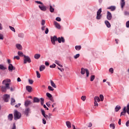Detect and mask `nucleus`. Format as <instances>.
<instances>
[{"label": "nucleus", "instance_id": "nucleus-61", "mask_svg": "<svg viewBox=\"0 0 129 129\" xmlns=\"http://www.w3.org/2000/svg\"><path fill=\"white\" fill-rule=\"evenodd\" d=\"M52 116V114L48 113V119H50L51 118V117Z\"/></svg>", "mask_w": 129, "mask_h": 129}, {"label": "nucleus", "instance_id": "nucleus-4", "mask_svg": "<svg viewBox=\"0 0 129 129\" xmlns=\"http://www.w3.org/2000/svg\"><path fill=\"white\" fill-rule=\"evenodd\" d=\"M85 72L86 73V76L88 77L89 76V71L87 69H84V68H82L81 70V74L82 75H84V74H85Z\"/></svg>", "mask_w": 129, "mask_h": 129}, {"label": "nucleus", "instance_id": "nucleus-36", "mask_svg": "<svg viewBox=\"0 0 129 129\" xmlns=\"http://www.w3.org/2000/svg\"><path fill=\"white\" fill-rule=\"evenodd\" d=\"M94 79H95V76H94V75L91 76L90 81H93V80H94Z\"/></svg>", "mask_w": 129, "mask_h": 129}, {"label": "nucleus", "instance_id": "nucleus-33", "mask_svg": "<svg viewBox=\"0 0 129 129\" xmlns=\"http://www.w3.org/2000/svg\"><path fill=\"white\" fill-rule=\"evenodd\" d=\"M120 108H121L120 107V106L117 105V106H116V107L115 108V111L117 112V111H118V110H119V109H120Z\"/></svg>", "mask_w": 129, "mask_h": 129}, {"label": "nucleus", "instance_id": "nucleus-11", "mask_svg": "<svg viewBox=\"0 0 129 129\" xmlns=\"http://www.w3.org/2000/svg\"><path fill=\"white\" fill-rule=\"evenodd\" d=\"M31 110V109H30V108H26L24 111V113L25 114H26V115H27V116H28V115H29V113L30 112V111Z\"/></svg>", "mask_w": 129, "mask_h": 129}, {"label": "nucleus", "instance_id": "nucleus-29", "mask_svg": "<svg viewBox=\"0 0 129 129\" xmlns=\"http://www.w3.org/2000/svg\"><path fill=\"white\" fill-rule=\"evenodd\" d=\"M75 49H76V50H77V51H80V50H81V46L76 45L75 46Z\"/></svg>", "mask_w": 129, "mask_h": 129}, {"label": "nucleus", "instance_id": "nucleus-18", "mask_svg": "<svg viewBox=\"0 0 129 129\" xmlns=\"http://www.w3.org/2000/svg\"><path fill=\"white\" fill-rule=\"evenodd\" d=\"M16 47L17 48V49H18V50H22L23 49V46H22V45L18 43V44H16Z\"/></svg>", "mask_w": 129, "mask_h": 129}, {"label": "nucleus", "instance_id": "nucleus-52", "mask_svg": "<svg viewBox=\"0 0 129 129\" xmlns=\"http://www.w3.org/2000/svg\"><path fill=\"white\" fill-rule=\"evenodd\" d=\"M46 122H47L46 121V119L44 118H43L42 119V123H43V124H46Z\"/></svg>", "mask_w": 129, "mask_h": 129}, {"label": "nucleus", "instance_id": "nucleus-8", "mask_svg": "<svg viewBox=\"0 0 129 129\" xmlns=\"http://www.w3.org/2000/svg\"><path fill=\"white\" fill-rule=\"evenodd\" d=\"M8 70L11 72H13V70H16V68L14 67L12 64H9L8 67Z\"/></svg>", "mask_w": 129, "mask_h": 129}, {"label": "nucleus", "instance_id": "nucleus-46", "mask_svg": "<svg viewBox=\"0 0 129 129\" xmlns=\"http://www.w3.org/2000/svg\"><path fill=\"white\" fill-rule=\"evenodd\" d=\"M15 88H16L14 86H13L11 87H10V89L11 91H14L15 90Z\"/></svg>", "mask_w": 129, "mask_h": 129}, {"label": "nucleus", "instance_id": "nucleus-23", "mask_svg": "<svg viewBox=\"0 0 129 129\" xmlns=\"http://www.w3.org/2000/svg\"><path fill=\"white\" fill-rule=\"evenodd\" d=\"M66 124H67V126L68 127V128H71V122H70V121H67Z\"/></svg>", "mask_w": 129, "mask_h": 129}, {"label": "nucleus", "instance_id": "nucleus-22", "mask_svg": "<svg viewBox=\"0 0 129 129\" xmlns=\"http://www.w3.org/2000/svg\"><path fill=\"white\" fill-rule=\"evenodd\" d=\"M120 5L121 9H123V7L125 6V2L123 0H121Z\"/></svg>", "mask_w": 129, "mask_h": 129}, {"label": "nucleus", "instance_id": "nucleus-51", "mask_svg": "<svg viewBox=\"0 0 129 129\" xmlns=\"http://www.w3.org/2000/svg\"><path fill=\"white\" fill-rule=\"evenodd\" d=\"M57 69H58V70H60L61 72H64V69L60 68L59 67H57Z\"/></svg>", "mask_w": 129, "mask_h": 129}, {"label": "nucleus", "instance_id": "nucleus-16", "mask_svg": "<svg viewBox=\"0 0 129 129\" xmlns=\"http://www.w3.org/2000/svg\"><path fill=\"white\" fill-rule=\"evenodd\" d=\"M45 68L46 67H45L44 65H41L40 66L39 71H40V72H42V71H44V70H45Z\"/></svg>", "mask_w": 129, "mask_h": 129}, {"label": "nucleus", "instance_id": "nucleus-43", "mask_svg": "<svg viewBox=\"0 0 129 129\" xmlns=\"http://www.w3.org/2000/svg\"><path fill=\"white\" fill-rule=\"evenodd\" d=\"M110 127H112L113 129L115 128V126L114 125V123H111L110 124Z\"/></svg>", "mask_w": 129, "mask_h": 129}, {"label": "nucleus", "instance_id": "nucleus-55", "mask_svg": "<svg viewBox=\"0 0 129 129\" xmlns=\"http://www.w3.org/2000/svg\"><path fill=\"white\" fill-rule=\"evenodd\" d=\"M14 59H17V60H20V56H15L14 57Z\"/></svg>", "mask_w": 129, "mask_h": 129}, {"label": "nucleus", "instance_id": "nucleus-3", "mask_svg": "<svg viewBox=\"0 0 129 129\" xmlns=\"http://www.w3.org/2000/svg\"><path fill=\"white\" fill-rule=\"evenodd\" d=\"M22 116V114L17 110H16L14 112V119L15 120L17 119H20L21 117Z\"/></svg>", "mask_w": 129, "mask_h": 129}, {"label": "nucleus", "instance_id": "nucleus-39", "mask_svg": "<svg viewBox=\"0 0 129 129\" xmlns=\"http://www.w3.org/2000/svg\"><path fill=\"white\" fill-rule=\"evenodd\" d=\"M48 89L50 91H54V88H53L51 86H48Z\"/></svg>", "mask_w": 129, "mask_h": 129}, {"label": "nucleus", "instance_id": "nucleus-64", "mask_svg": "<svg viewBox=\"0 0 129 129\" xmlns=\"http://www.w3.org/2000/svg\"><path fill=\"white\" fill-rule=\"evenodd\" d=\"M49 99L52 102H54V98H53V97H51V98H49Z\"/></svg>", "mask_w": 129, "mask_h": 129}, {"label": "nucleus", "instance_id": "nucleus-42", "mask_svg": "<svg viewBox=\"0 0 129 129\" xmlns=\"http://www.w3.org/2000/svg\"><path fill=\"white\" fill-rule=\"evenodd\" d=\"M46 96H47L48 98H51V97H52V95H51V94L49 93H46Z\"/></svg>", "mask_w": 129, "mask_h": 129}, {"label": "nucleus", "instance_id": "nucleus-30", "mask_svg": "<svg viewBox=\"0 0 129 129\" xmlns=\"http://www.w3.org/2000/svg\"><path fill=\"white\" fill-rule=\"evenodd\" d=\"M54 63H55V64H57V65H58L60 67H63V66H62L61 64H60V61H59L55 60Z\"/></svg>", "mask_w": 129, "mask_h": 129}, {"label": "nucleus", "instance_id": "nucleus-38", "mask_svg": "<svg viewBox=\"0 0 129 129\" xmlns=\"http://www.w3.org/2000/svg\"><path fill=\"white\" fill-rule=\"evenodd\" d=\"M80 57V54L78 53L76 55H74V58L75 59H77L78 58H79Z\"/></svg>", "mask_w": 129, "mask_h": 129}, {"label": "nucleus", "instance_id": "nucleus-47", "mask_svg": "<svg viewBox=\"0 0 129 129\" xmlns=\"http://www.w3.org/2000/svg\"><path fill=\"white\" fill-rule=\"evenodd\" d=\"M50 68H55L56 67V64L55 63L52 64L49 66Z\"/></svg>", "mask_w": 129, "mask_h": 129}, {"label": "nucleus", "instance_id": "nucleus-5", "mask_svg": "<svg viewBox=\"0 0 129 129\" xmlns=\"http://www.w3.org/2000/svg\"><path fill=\"white\" fill-rule=\"evenodd\" d=\"M102 12L101 8H100L98 11L97 12V16L96 19L97 20H100L102 15H101V12Z\"/></svg>", "mask_w": 129, "mask_h": 129}, {"label": "nucleus", "instance_id": "nucleus-14", "mask_svg": "<svg viewBox=\"0 0 129 129\" xmlns=\"http://www.w3.org/2000/svg\"><path fill=\"white\" fill-rule=\"evenodd\" d=\"M116 9V7H115V6H111L107 8V9L110 10L111 12H114V11H115Z\"/></svg>", "mask_w": 129, "mask_h": 129}, {"label": "nucleus", "instance_id": "nucleus-17", "mask_svg": "<svg viewBox=\"0 0 129 129\" xmlns=\"http://www.w3.org/2000/svg\"><path fill=\"white\" fill-rule=\"evenodd\" d=\"M33 102L38 103V102H40V99L38 97H34L33 98Z\"/></svg>", "mask_w": 129, "mask_h": 129}, {"label": "nucleus", "instance_id": "nucleus-50", "mask_svg": "<svg viewBox=\"0 0 129 129\" xmlns=\"http://www.w3.org/2000/svg\"><path fill=\"white\" fill-rule=\"evenodd\" d=\"M100 98L101 99V101H102L104 98V97H103V95H100Z\"/></svg>", "mask_w": 129, "mask_h": 129}, {"label": "nucleus", "instance_id": "nucleus-28", "mask_svg": "<svg viewBox=\"0 0 129 129\" xmlns=\"http://www.w3.org/2000/svg\"><path fill=\"white\" fill-rule=\"evenodd\" d=\"M105 24L107 27V28H110V26H111L110 23H109V22H108V21H105Z\"/></svg>", "mask_w": 129, "mask_h": 129}, {"label": "nucleus", "instance_id": "nucleus-25", "mask_svg": "<svg viewBox=\"0 0 129 129\" xmlns=\"http://www.w3.org/2000/svg\"><path fill=\"white\" fill-rule=\"evenodd\" d=\"M40 57H41V54L39 53H36L34 55L35 59H39Z\"/></svg>", "mask_w": 129, "mask_h": 129}, {"label": "nucleus", "instance_id": "nucleus-60", "mask_svg": "<svg viewBox=\"0 0 129 129\" xmlns=\"http://www.w3.org/2000/svg\"><path fill=\"white\" fill-rule=\"evenodd\" d=\"M125 125H126V126H127V127L129 126V120H127V121H126V122L125 123Z\"/></svg>", "mask_w": 129, "mask_h": 129}, {"label": "nucleus", "instance_id": "nucleus-24", "mask_svg": "<svg viewBox=\"0 0 129 129\" xmlns=\"http://www.w3.org/2000/svg\"><path fill=\"white\" fill-rule=\"evenodd\" d=\"M50 84L51 85L52 87H53V88H56L57 86H56V85L55 84V83H54V82L52 80H50Z\"/></svg>", "mask_w": 129, "mask_h": 129}, {"label": "nucleus", "instance_id": "nucleus-21", "mask_svg": "<svg viewBox=\"0 0 129 129\" xmlns=\"http://www.w3.org/2000/svg\"><path fill=\"white\" fill-rule=\"evenodd\" d=\"M8 117L9 120L12 121L13 118H14V115H13V114H9Z\"/></svg>", "mask_w": 129, "mask_h": 129}, {"label": "nucleus", "instance_id": "nucleus-54", "mask_svg": "<svg viewBox=\"0 0 129 129\" xmlns=\"http://www.w3.org/2000/svg\"><path fill=\"white\" fill-rule=\"evenodd\" d=\"M45 24V20H42L41 21V25L42 26H44Z\"/></svg>", "mask_w": 129, "mask_h": 129}, {"label": "nucleus", "instance_id": "nucleus-44", "mask_svg": "<svg viewBox=\"0 0 129 129\" xmlns=\"http://www.w3.org/2000/svg\"><path fill=\"white\" fill-rule=\"evenodd\" d=\"M40 100H41V101H40L41 104V105H43V104H44V98H41Z\"/></svg>", "mask_w": 129, "mask_h": 129}, {"label": "nucleus", "instance_id": "nucleus-10", "mask_svg": "<svg viewBox=\"0 0 129 129\" xmlns=\"http://www.w3.org/2000/svg\"><path fill=\"white\" fill-rule=\"evenodd\" d=\"M31 104H32V102H31L30 100H26L24 103V105L26 106V107H28V106L29 105H31Z\"/></svg>", "mask_w": 129, "mask_h": 129}, {"label": "nucleus", "instance_id": "nucleus-20", "mask_svg": "<svg viewBox=\"0 0 129 129\" xmlns=\"http://www.w3.org/2000/svg\"><path fill=\"white\" fill-rule=\"evenodd\" d=\"M32 87H31V86H26V90H27V91L28 92H32Z\"/></svg>", "mask_w": 129, "mask_h": 129}, {"label": "nucleus", "instance_id": "nucleus-34", "mask_svg": "<svg viewBox=\"0 0 129 129\" xmlns=\"http://www.w3.org/2000/svg\"><path fill=\"white\" fill-rule=\"evenodd\" d=\"M36 75H37V78H41V74H40L39 71H36Z\"/></svg>", "mask_w": 129, "mask_h": 129}, {"label": "nucleus", "instance_id": "nucleus-19", "mask_svg": "<svg viewBox=\"0 0 129 129\" xmlns=\"http://www.w3.org/2000/svg\"><path fill=\"white\" fill-rule=\"evenodd\" d=\"M126 113V107H124L123 111L121 112L120 115H124Z\"/></svg>", "mask_w": 129, "mask_h": 129}, {"label": "nucleus", "instance_id": "nucleus-40", "mask_svg": "<svg viewBox=\"0 0 129 129\" xmlns=\"http://www.w3.org/2000/svg\"><path fill=\"white\" fill-rule=\"evenodd\" d=\"M9 28L11 31H13V32H14V33H16V30H15V28L12 27V26H9Z\"/></svg>", "mask_w": 129, "mask_h": 129}, {"label": "nucleus", "instance_id": "nucleus-15", "mask_svg": "<svg viewBox=\"0 0 129 129\" xmlns=\"http://www.w3.org/2000/svg\"><path fill=\"white\" fill-rule=\"evenodd\" d=\"M54 25L55 26V27L57 29H61V26H60V24L58 23L57 22L54 21Z\"/></svg>", "mask_w": 129, "mask_h": 129}, {"label": "nucleus", "instance_id": "nucleus-45", "mask_svg": "<svg viewBox=\"0 0 129 129\" xmlns=\"http://www.w3.org/2000/svg\"><path fill=\"white\" fill-rule=\"evenodd\" d=\"M28 82L30 84H33L34 83V81L33 80L29 79Z\"/></svg>", "mask_w": 129, "mask_h": 129}, {"label": "nucleus", "instance_id": "nucleus-26", "mask_svg": "<svg viewBox=\"0 0 129 129\" xmlns=\"http://www.w3.org/2000/svg\"><path fill=\"white\" fill-rule=\"evenodd\" d=\"M94 101H97L98 102H100V99L99 98V97L95 96L94 98Z\"/></svg>", "mask_w": 129, "mask_h": 129}, {"label": "nucleus", "instance_id": "nucleus-57", "mask_svg": "<svg viewBox=\"0 0 129 129\" xmlns=\"http://www.w3.org/2000/svg\"><path fill=\"white\" fill-rule=\"evenodd\" d=\"M94 106H98V103L96 101H94Z\"/></svg>", "mask_w": 129, "mask_h": 129}, {"label": "nucleus", "instance_id": "nucleus-7", "mask_svg": "<svg viewBox=\"0 0 129 129\" xmlns=\"http://www.w3.org/2000/svg\"><path fill=\"white\" fill-rule=\"evenodd\" d=\"M41 113H42V115L44 116V117H45V118L46 119V120H49L48 115L46 114L45 110L41 109Z\"/></svg>", "mask_w": 129, "mask_h": 129}, {"label": "nucleus", "instance_id": "nucleus-58", "mask_svg": "<svg viewBox=\"0 0 129 129\" xmlns=\"http://www.w3.org/2000/svg\"><path fill=\"white\" fill-rule=\"evenodd\" d=\"M0 40H4V35L2 34H0Z\"/></svg>", "mask_w": 129, "mask_h": 129}, {"label": "nucleus", "instance_id": "nucleus-9", "mask_svg": "<svg viewBox=\"0 0 129 129\" xmlns=\"http://www.w3.org/2000/svg\"><path fill=\"white\" fill-rule=\"evenodd\" d=\"M107 19L109 21H110V20L112 19V15L111 14V13H110L109 11H107Z\"/></svg>", "mask_w": 129, "mask_h": 129}, {"label": "nucleus", "instance_id": "nucleus-63", "mask_svg": "<svg viewBox=\"0 0 129 129\" xmlns=\"http://www.w3.org/2000/svg\"><path fill=\"white\" fill-rule=\"evenodd\" d=\"M45 28H46V26H43L41 27V30H42V31H45Z\"/></svg>", "mask_w": 129, "mask_h": 129}, {"label": "nucleus", "instance_id": "nucleus-49", "mask_svg": "<svg viewBox=\"0 0 129 129\" xmlns=\"http://www.w3.org/2000/svg\"><path fill=\"white\" fill-rule=\"evenodd\" d=\"M109 71L111 73V74H112V73H113V68H110L109 70Z\"/></svg>", "mask_w": 129, "mask_h": 129}, {"label": "nucleus", "instance_id": "nucleus-12", "mask_svg": "<svg viewBox=\"0 0 129 129\" xmlns=\"http://www.w3.org/2000/svg\"><path fill=\"white\" fill-rule=\"evenodd\" d=\"M9 98H10V95L8 94L4 95V100L5 102H8V101H9Z\"/></svg>", "mask_w": 129, "mask_h": 129}, {"label": "nucleus", "instance_id": "nucleus-48", "mask_svg": "<svg viewBox=\"0 0 129 129\" xmlns=\"http://www.w3.org/2000/svg\"><path fill=\"white\" fill-rule=\"evenodd\" d=\"M127 113L129 114V104L127 105V110H126Z\"/></svg>", "mask_w": 129, "mask_h": 129}, {"label": "nucleus", "instance_id": "nucleus-1", "mask_svg": "<svg viewBox=\"0 0 129 129\" xmlns=\"http://www.w3.org/2000/svg\"><path fill=\"white\" fill-rule=\"evenodd\" d=\"M10 83H11V80L10 79L5 80L3 81V84L4 86H0L2 92L6 93L7 92V89H10Z\"/></svg>", "mask_w": 129, "mask_h": 129}, {"label": "nucleus", "instance_id": "nucleus-32", "mask_svg": "<svg viewBox=\"0 0 129 129\" xmlns=\"http://www.w3.org/2000/svg\"><path fill=\"white\" fill-rule=\"evenodd\" d=\"M0 69L1 70H7V68H6V67L4 66V65L0 64Z\"/></svg>", "mask_w": 129, "mask_h": 129}, {"label": "nucleus", "instance_id": "nucleus-27", "mask_svg": "<svg viewBox=\"0 0 129 129\" xmlns=\"http://www.w3.org/2000/svg\"><path fill=\"white\" fill-rule=\"evenodd\" d=\"M18 55L20 56V57H25V55H24V53L22 51H18Z\"/></svg>", "mask_w": 129, "mask_h": 129}, {"label": "nucleus", "instance_id": "nucleus-31", "mask_svg": "<svg viewBox=\"0 0 129 129\" xmlns=\"http://www.w3.org/2000/svg\"><path fill=\"white\" fill-rule=\"evenodd\" d=\"M15 103H16V100H15V99L12 98H11V104H12V105H15Z\"/></svg>", "mask_w": 129, "mask_h": 129}, {"label": "nucleus", "instance_id": "nucleus-53", "mask_svg": "<svg viewBox=\"0 0 129 129\" xmlns=\"http://www.w3.org/2000/svg\"><path fill=\"white\" fill-rule=\"evenodd\" d=\"M56 21H57V22H61V18L60 17H57L55 19Z\"/></svg>", "mask_w": 129, "mask_h": 129}, {"label": "nucleus", "instance_id": "nucleus-37", "mask_svg": "<svg viewBox=\"0 0 129 129\" xmlns=\"http://www.w3.org/2000/svg\"><path fill=\"white\" fill-rule=\"evenodd\" d=\"M54 8L52 7V6H50V8L49 10L51 13H53L54 12Z\"/></svg>", "mask_w": 129, "mask_h": 129}, {"label": "nucleus", "instance_id": "nucleus-41", "mask_svg": "<svg viewBox=\"0 0 129 129\" xmlns=\"http://www.w3.org/2000/svg\"><path fill=\"white\" fill-rule=\"evenodd\" d=\"M81 99H82V100H83V101H85V100H86V97L85 96H82Z\"/></svg>", "mask_w": 129, "mask_h": 129}, {"label": "nucleus", "instance_id": "nucleus-2", "mask_svg": "<svg viewBox=\"0 0 129 129\" xmlns=\"http://www.w3.org/2000/svg\"><path fill=\"white\" fill-rule=\"evenodd\" d=\"M56 41H58V43H61V42H62V43H64V42H65V39L63 37H61V38H57V36H56L51 37V41L53 45H55L56 44V42H55Z\"/></svg>", "mask_w": 129, "mask_h": 129}, {"label": "nucleus", "instance_id": "nucleus-6", "mask_svg": "<svg viewBox=\"0 0 129 129\" xmlns=\"http://www.w3.org/2000/svg\"><path fill=\"white\" fill-rule=\"evenodd\" d=\"M27 62L28 63H31V62H32L31 58H30L29 56L24 55V64H27Z\"/></svg>", "mask_w": 129, "mask_h": 129}, {"label": "nucleus", "instance_id": "nucleus-13", "mask_svg": "<svg viewBox=\"0 0 129 129\" xmlns=\"http://www.w3.org/2000/svg\"><path fill=\"white\" fill-rule=\"evenodd\" d=\"M39 9H40V10H41V11H43L44 12L47 11V8H46V6H44V5H42V6L39 5Z\"/></svg>", "mask_w": 129, "mask_h": 129}, {"label": "nucleus", "instance_id": "nucleus-62", "mask_svg": "<svg viewBox=\"0 0 129 129\" xmlns=\"http://www.w3.org/2000/svg\"><path fill=\"white\" fill-rule=\"evenodd\" d=\"M124 15H125V16H127V15H129V12L127 11H125Z\"/></svg>", "mask_w": 129, "mask_h": 129}, {"label": "nucleus", "instance_id": "nucleus-59", "mask_svg": "<svg viewBox=\"0 0 129 129\" xmlns=\"http://www.w3.org/2000/svg\"><path fill=\"white\" fill-rule=\"evenodd\" d=\"M35 3H36V4H39V5H43V3L41 2L40 1H35Z\"/></svg>", "mask_w": 129, "mask_h": 129}, {"label": "nucleus", "instance_id": "nucleus-56", "mask_svg": "<svg viewBox=\"0 0 129 129\" xmlns=\"http://www.w3.org/2000/svg\"><path fill=\"white\" fill-rule=\"evenodd\" d=\"M48 33H49V29L46 28L45 31V34H48Z\"/></svg>", "mask_w": 129, "mask_h": 129}, {"label": "nucleus", "instance_id": "nucleus-35", "mask_svg": "<svg viewBox=\"0 0 129 129\" xmlns=\"http://www.w3.org/2000/svg\"><path fill=\"white\" fill-rule=\"evenodd\" d=\"M18 37L19 38H24V37H25V35L24 34V33H19L18 34Z\"/></svg>", "mask_w": 129, "mask_h": 129}]
</instances>
